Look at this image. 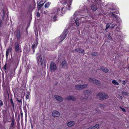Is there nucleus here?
<instances>
[{"label": "nucleus", "instance_id": "f257e3e1", "mask_svg": "<svg viewBox=\"0 0 129 129\" xmlns=\"http://www.w3.org/2000/svg\"><path fill=\"white\" fill-rule=\"evenodd\" d=\"M84 94L82 95L81 97L80 98V99L83 101H85L88 98V96L89 94L91 93V91L88 90L84 91Z\"/></svg>", "mask_w": 129, "mask_h": 129}, {"label": "nucleus", "instance_id": "f03ea898", "mask_svg": "<svg viewBox=\"0 0 129 129\" xmlns=\"http://www.w3.org/2000/svg\"><path fill=\"white\" fill-rule=\"evenodd\" d=\"M97 96L100 100H103L107 99L108 97L107 94L104 92H100L97 94Z\"/></svg>", "mask_w": 129, "mask_h": 129}, {"label": "nucleus", "instance_id": "7ed1b4c3", "mask_svg": "<svg viewBox=\"0 0 129 129\" xmlns=\"http://www.w3.org/2000/svg\"><path fill=\"white\" fill-rule=\"evenodd\" d=\"M88 86L87 84L83 85H76L75 86V88L77 90H80L83 89L86 87Z\"/></svg>", "mask_w": 129, "mask_h": 129}, {"label": "nucleus", "instance_id": "20e7f679", "mask_svg": "<svg viewBox=\"0 0 129 129\" xmlns=\"http://www.w3.org/2000/svg\"><path fill=\"white\" fill-rule=\"evenodd\" d=\"M67 30H66L64 31V34H62L60 35V42L62 41L66 37L67 34Z\"/></svg>", "mask_w": 129, "mask_h": 129}, {"label": "nucleus", "instance_id": "39448f33", "mask_svg": "<svg viewBox=\"0 0 129 129\" xmlns=\"http://www.w3.org/2000/svg\"><path fill=\"white\" fill-rule=\"evenodd\" d=\"M98 4L97 3L93 4L91 6V9L93 11H96L98 9Z\"/></svg>", "mask_w": 129, "mask_h": 129}, {"label": "nucleus", "instance_id": "423d86ee", "mask_svg": "<svg viewBox=\"0 0 129 129\" xmlns=\"http://www.w3.org/2000/svg\"><path fill=\"white\" fill-rule=\"evenodd\" d=\"M52 116L55 117H57L59 116L60 115V113L58 111L56 110L53 111L52 112Z\"/></svg>", "mask_w": 129, "mask_h": 129}, {"label": "nucleus", "instance_id": "0eeeda50", "mask_svg": "<svg viewBox=\"0 0 129 129\" xmlns=\"http://www.w3.org/2000/svg\"><path fill=\"white\" fill-rule=\"evenodd\" d=\"M37 55L38 63L39 64V62H40V61L41 64H42L43 61L41 55L39 54H37Z\"/></svg>", "mask_w": 129, "mask_h": 129}, {"label": "nucleus", "instance_id": "6e6552de", "mask_svg": "<svg viewBox=\"0 0 129 129\" xmlns=\"http://www.w3.org/2000/svg\"><path fill=\"white\" fill-rule=\"evenodd\" d=\"M54 97L56 100L60 102H61L62 101L63 99L62 98L58 95H55Z\"/></svg>", "mask_w": 129, "mask_h": 129}, {"label": "nucleus", "instance_id": "1a4fd4ad", "mask_svg": "<svg viewBox=\"0 0 129 129\" xmlns=\"http://www.w3.org/2000/svg\"><path fill=\"white\" fill-rule=\"evenodd\" d=\"M15 33L17 39H19L21 37L20 30H17L15 31Z\"/></svg>", "mask_w": 129, "mask_h": 129}, {"label": "nucleus", "instance_id": "9d476101", "mask_svg": "<svg viewBox=\"0 0 129 129\" xmlns=\"http://www.w3.org/2000/svg\"><path fill=\"white\" fill-rule=\"evenodd\" d=\"M75 122L73 121H71L67 123V125L69 127L73 126L75 124Z\"/></svg>", "mask_w": 129, "mask_h": 129}, {"label": "nucleus", "instance_id": "9b49d317", "mask_svg": "<svg viewBox=\"0 0 129 129\" xmlns=\"http://www.w3.org/2000/svg\"><path fill=\"white\" fill-rule=\"evenodd\" d=\"M67 99L69 100H72L73 101H75L76 99V98L75 97L72 96H71L70 95H69L68 96L67 98Z\"/></svg>", "mask_w": 129, "mask_h": 129}, {"label": "nucleus", "instance_id": "f8f14e48", "mask_svg": "<svg viewBox=\"0 0 129 129\" xmlns=\"http://www.w3.org/2000/svg\"><path fill=\"white\" fill-rule=\"evenodd\" d=\"M75 50L77 52L81 53H83L84 52V50L81 48H76Z\"/></svg>", "mask_w": 129, "mask_h": 129}, {"label": "nucleus", "instance_id": "ddd939ff", "mask_svg": "<svg viewBox=\"0 0 129 129\" xmlns=\"http://www.w3.org/2000/svg\"><path fill=\"white\" fill-rule=\"evenodd\" d=\"M50 68L51 71H54L56 69V65H50Z\"/></svg>", "mask_w": 129, "mask_h": 129}, {"label": "nucleus", "instance_id": "4468645a", "mask_svg": "<svg viewBox=\"0 0 129 129\" xmlns=\"http://www.w3.org/2000/svg\"><path fill=\"white\" fill-rule=\"evenodd\" d=\"M100 69L103 72H105L106 73H107L109 71L106 68L102 66L101 67Z\"/></svg>", "mask_w": 129, "mask_h": 129}, {"label": "nucleus", "instance_id": "2eb2a0df", "mask_svg": "<svg viewBox=\"0 0 129 129\" xmlns=\"http://www.w3.org/2000/svg\"><path fill=\"white\" fill-rule=\"evenodd\" d=\"M15 50L16 52H17L19 51V45L17 43L15 46Z\"/></svg>", "mask_w": 129, "mask_h": 129}, {"label": "nucleus", "instance_id": "dca6fc26", "mask_svg": "<svg viewBox=\"0 0 129 129\" xmlns=\"http://www.w3.org/2000/svg\"><path fill=\"white\" fill-rule=\"evenodd\" d=\"M12 51V49L10 47L7 50L6 53V56L7 58L9 54V52L11 51Z\"/></svg>", "mask_w": 129, "mask_h": 129}, {"label": "nucleus", "instance_id": "f3484780", "mask_svg": "<svg viewBox=\"0 0 129 129\" xmlns=\"http://www.w3.org/2000/svg\"><path fill=\"white\" fill-rule=\"evenodd\" d=\"M93 83L95 84H96L99 85H100L101 84L100 81L95 79V78H94V81Z\"/></svg>", "mask_w": 129, "mask_h": 129}, {"label": "nucleus", "instance_id": "a211bd4d", "mask_svg": "<svg viewBox=\"0 0 129 129\" xmlns=\"http://www.w3.org/2000/svg\"><path fill=\"white\" fill-rule=\"evenodd\" d=\"M75 22L76 25L78 26L81 23V20L80 19L76 20H75Z\"/></svg>", "mask_w": 129, "mask_h": 129}, {"label": "nucleus", "instance_id": "6ab92c4d", "mask_svg": "<svg viewBox=\"0 0 129 129\" xmlns=\"http://www.w3.org/2000/svg\"><path fill=\"white\" fill-rule=\"evenodd\" d=\"M114 21H112L111 22V23L110 24V27L111 28H114L115 25H116V24L114 23Z\"/></svg>", "mask_w": 129, "mask_h": 129}, {"label": "nucleus", "instance_id": "aec40b11", "mask_svg": "<svg viewBox=\"0 0 129 129\" xmlns=\"http://www.w3.org/2000/svg\"><path fill=\"white\" fill-rule=\"evenodd\" d=\"M44 4V3L43 4L39 5L37 6V9L38 10H39L41 9V7L43 6Z\"/></svg>", "mask_w": 129, "mask_h": 129}, {"label": "nucleus", "instance_id": "412c9836", "mask_svg": "<svg viewBox=\"0 0 129 129\" xmlns=\"http://www.w3.org/2000/svg\"><path fill=\"white\" fill-rule=\"evenodd\" d=\"M14 121L13 120L10 126V128L13 129V126L14 124Z\"/></svg>", "mask_w": 129, "mask_h": 129}, {"label": "nucleus", "instance_id": "4be33fe9", "mask_svg": "<svg viewBox=\"0 0 129 129\" xmlns=\"http://www.w3.org/2000/svg\"><path fill=\"white\" fill-rule=\"evenodd\" d=\"M112 83L113 84H114L115 85H118L119 83L117 82L115 80H114L112 81Z\"/></svg>", "mask_w": 129, "mask_h": 129}, {"label": "nucleus", "instance_id": "5701e85b", "mask_svg": "<svg viewBox=\"0 0 129 129\" xmlns=\"http://www.w3.org/2000/svg\"><path fill=\"white\" fill-rule=\"evenodd\" d=\"M91 55L93 56H97L98 55V54L97 52H94L91 53Z\"/></svg>", "mask_w": 129, "mask_h": 129}, {"label": "nucleus", "instance_id": "b1692460", "mask_svg": "<svg viewBox=\"0 0 129 129\" xmlns=\"http://www.w3.org/2000/svg\"><path fill=\"white\" fill-rule=\"evenodd\" d=\"M93 128L95 129H98L99 127V124H96L95 126H93Z\"/></svg>", "mask_w": 129, "mask_h": 129}, {"label": "nucleus", "instance_id": "393cba45", "mask_svg": "<svg viewBox=\"0 0 129 129\" xmlns=\"http://www.w3.org/2000/svg\"><path fill=\"white\" fill-rule=\"evenodd\" d=\"M94 78H89L88 80L89 82H92L93 83L94 81Z\"/></svg>", "mask_w": 129, "mask_h": 129}, {"label": "nucleus", "instance_id": "a878e982", "mask_svg": "<svg viewBox=\"0 0 129 129\" xmlns=\"http://www.w3.org/2000/svg\"><path fill=\"white\" fill-rule=\"evenodd\" d=\"M50 3H47L45 5V8L48 7L50 5Z\"/></svg>", "mask_w": 129, "mask_h": 129}, {"label": "nucleus", "instance_id": "bb28decb", "mask_svg": "<svg viewBox=\"0 0 129 129\" xmlns=\"http://www.w3.org/2000/svg\"><path fill=\"white\" fill-rule=\"evenodd\" d=\"M2 15V20H3L4 18V17L5 16V13L4 10H3Z\"/></svg>", "mask_w": 129, "mask_h": 129}, {"label": "nucleus", "instance_id": "cd10ccee", "mask_svg": "<svg viewBox=\"0 0 129 129\" xmlns=\"http://www.w3.org/2000/svg\"><path fill=\"white\" fill-rule=\"evenodd\" d=\"M108 39L110 40H112V38L111 36H110V33H109L108 34Z\"/></svg>", "mask_w": 129, "mask_h": 129}, {"label": "nucleus", "instance_id": "c85d7f7f", "mask_svg": "<svg viewBox=\"0 0 129 129\" xmlns=\"http://www.w3.org/2000/svg\"><path fill=\"white\" fill-rule=\"evenodd\" d=\"M29 92H27V93L26 95V98L27 99H28L29 98Z\"/></svg>", "mask_w": 129, "mask_h": 129}, {"label": "nucleus", "instance_id": "c756f323", "mask_svg": "<svg viewBox=\"0 0 129 129\" xmlns=\"http://www.w3.org/2000/svg\"><path fill=\"white\" fill-rule=\"evenodd\" d=\"M67 64V62L65 60H64L61 62V64Z\"/></svg>", "mask_w": 129, "mask_h": 129}, {"label": "nucleus", "instance_id": "7c9ffc66", "mask_svg": "<svg viewBox=\"0 0 129 129\" xmlns=\"http://www.w3.org/2000/svg\"><path fill=\"white\" fill-rule=\"evenodd\" d=\"M57 17L55 16H54L53 17V21H55L57 20Z\"/></svg>", "mask_w": 129, "mask_h": 129}, {"label": "nucleus", "instance_id": "2f4dec72", "mask_svg": "<svg viewBox=\"0 0 129 129\" xmlns=\"http://www.w3.org/2000/svg\"><path fill=\"white\" fill-rule=\"evenodd\" d=\"M110 25L109 24H108L106 25V29H108V28H109L110 27Z\"/></svg>", "mask_w": 129, "mask_h": 129}, {"label": "nucleus", "instance_id": "473e14b6", "mask_svg": "<svg viewBox=\"0 0 129 129\" xmlns=\"http://www.w3.org/2000/svg\"><path fill=\"white\" fill-rule=\"evenodd\" d=\"M36 16L37 17H40V13L39 12H37V13Z\"/></svg>", "mask_w": 129, "mask_h": 129}, {"label": "nucleus", "instance_id": "72a5a7b5", "mask_svg": "<svg viewBox=\"0 0 129 129\" xmlns=\"http://www.w3.org/2000/svg\"><path fill=\"white\" fill-rule=\"evenodd\" d=\"M112 15L113 16V17H114L115 18H117V16L116 15L112 13Z\"/></svg>", "mask_w": 129, "mask_h": 129}, {"label": "nucleus", "instance_id": "f704fd0d", "mask_svg": "<svg viewBox=\"0 0 129 129\" xmlns=\"http://www.w3.org/2000/svg\"><path fill=\"white\" fill-rule=\"evenodd\" d=\"M126 80H123L122 82V84L123 85H125L126 83Z\"/></svg>", "mask_w": 129, "mask_h": 129}, {"label": "nucleus", "instance_id": "c9c22d12", "mask_svg": "<svg viewBox=\"0 0 129 129\" xmlns=\"http://www.w3.org/2000/svg\"><path fill=\"white\" fill-rule=\"evenodd\" d=\"M3 24V21L1 19H0V27Z\"/></svg>", "mask_w": 129, "mask_h": 129}, {"label": "nucleus", "instance_id": "e433bc0d", "mask_svg": "<svg viewBox=\"0 0 129 129\" xmlns=\"http://www.w3.org/2000/svg\"><path fill=\"white\" fill-rule=\"evenodd\" d=\"M120 108L124 112L126 111L125 110L124 108H122L121 107H120Z\"/></svg>", "mask_w": 129, "mask_h": 129}, {"label": "nucleus", "instance_id": "4c0bfd02", "mask_svg": "<svg viewBox=\"0 0 129 129\" xmlns=\"http://www.w3.org/2000/svg\"><path fill=\"white\" fill-rule=\"evenodd\" d=\"M35 45H36L35 44H33L32 45V47L33 49H34L35 48Z\"/></svg>", "mask_w": 129, "mask_h": 129}, {"label": "nucleus", "instance_id": "58836bf2", "mask_svg": "<svg viewBox=\"0 0 129 129\" xmlns=\"http://www.w3.org/2000/svg\"><path fill=\"white\" fill-rule=\"evenodd\" d=\"M17 101L19 103H22L21 99L19 100L18 99H17Z\"/></svg>", "mask_w": 129, "mask_h": 129}, {"label": "nucleus", "instance_id": "ea45409f", "mask_svg": "<svg viewBox=\"0 0 129 129\" xmlns=\"http://www.w3.org/2000/svg\"><path fill=\"white\" fill-rule=\"evenodd\" d=\"M116 30L117 31H119L120 30V28L118 27H117L116 28Z\"/></svg>", "mask_w": 129, "mask_h": 129}, {"label": "nucleus", "instance_id": "a19ab883", "mask_svg": "<svg viewBox=\"0 0 129 129\" xmlns=\"http://www.w3.org/2000/svg\"><path fill=\"white\" fill-rule=\"evenodd\" d=\"M3 104L2 101L0 100V106H2Z\"/></svg>", "mask_w": 129, "mask_h": 129}, {"label": "nucleus", "instance_id": "79ce46f5", "mask_svg": "<svg viewBox=\"0 0 129 129\" xmlns=\"http://www.w3.org/2000/svg\"><path fill=\"white\" fill-rule=\"evenodd\" d=\"M99 107H104V106L102 104H100V105H99Z\"/></svg>", "mask_w": 129, "mask_h": 129}, {"label": "nucleus", "instance_id": "37998d69", "mask_svg": "<svg viewBox=\"0 0 129 129\" xmlns=\"http://www.w3.org/2000/svg\"><path fill=\"white\" fill-rule=\"evenodd\" d=\"M4 69V70H6V65H5L3 67Z\"/></svg>", "mask_w": 129, "mask_h": 129}, {"label": "nucleus", "instance_id": "c03bdc74", "mask_svg": "<svg viewBox=\"0 0 129 129\" xmlns=\"http://www.w3.org/2000/svg\"><path fill=\"white\" fill-rule=\"evenodd\" d=\"M10 102L13 105V101L12 99H11L10 100Z\"/></svg>", "mask_w": 129, "mask_h": 129}, {"label": "nucleus", "instance_id": "a18cd8bd", "mask_svg": "<svg viewBox=\"0 0 129 129\" xmlns=\"http://www.w3.org/2000/svg\"><path fill=\"white\" fill-rule=\"evenodd\" d=\"M93 128V127H89L88 128H87V129H92Z\"/></svg>", "mask_w": 129, "mask_h": 129}, {"label": "nucleus", "instance_id": "49530a36", "mask_svg": "<svg viewBox=\"0 0 129 129\" xmlns=\"http://www.w3.org/2000/svg\"><path fill=\"white\" fill-rule=\"evenodd\" d=\"M60 11V9L59 8H58L57 10V12H58L59 11Z\"/></svg>", "mask_w": 129, "mask_h": 129}, {"label": "nucleus", "instance_id": "de8ad7c7", "mask_svg": "<svg viewBox=\"0 0 129 129\" xmlns=\"http://www.w3.org/2000/svg\"><path fill=\"white\" fill-rule=\"evenodd\" d=\"M54 62H51L50 64H54Z\"/></svg>", "mask_w": 129, "mask_h": 129}, {"label": "nucleus", "instance_id": "09e8293b", "mask_svg": "<svg viewBox=\"0 0 129 129\" xmlns=\"http://www.w3.org/2000/svg\"><path fill=\"white\" fill-rule=\"evenodd\" d=\"M20 115L21 116H22L23 113H22V112H20Z\"/></svg>", "mask_w": 129, "mask_h": 129}, {"label": "nucleus", "instance_id": "8fccbe9b", "mask_svg": "<svg viewBox=\"0 0 129 129\" xmlns=\"http://www.w3.org/2000/svg\"><path fill=\"white\" fill-rule=\"evenodd\" d=\"M41 2V1L40 2V4H41V2Z\"/></svg>", "mask_w": 129, "mask_h": 129}, {"label": "nucleus", "instance_id": "3c124183", "mask_svg": "<svg viewBox=\"0 0 129 129\" xmlns=\"http://www.w3.org/2000/svg\"><path fill=\"white\" fill-rule=\"evenodd\" d=\"M33 50H33V51L34 52V49H33Z\"/></svg>", "mask_w": 129, "mask_h": 129}, {"label": "nucleus", "instance_id": "603ef678", "mask_svg": "<svg viewBox=\"0 0 129 129\" xmlns=\"http://www.w3.org/2000/svg\"><path fill=\"white\" fill-rule=\"evenodd\" d=\"M37 44H36V46H37Z\"/></svg>", "mask_w": 129, "mask_h": 129}, {"label": "nucleus", "instance_id": "864d4df0", "mask_svg": "<svg viewBox=\"0 0 129 129\" xmlns=\"http://www.w3.org/2000/svg\"><path fill=\"white\" fill-rule=\"evenodd\" d=\"M128 69H129V67H128Z\"/></svg>", "mask_w": 129, "mask_h": 129}]
</instances>
